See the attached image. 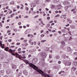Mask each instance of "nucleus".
<instances>
[{
	"label": "nucleus",
	"mask_w": 77,
	"mask_h": 77,
	"mask_svg": "<svg viewBox=\"0 0 77 77\" xmlns=\"http://www.w3.org/2000/svg\"><path fill=\"white\" fill-rule=\"evenodd\" d=\"M69 26V24H67L66 25V27H67L68 26Z\"/></svg>",
	"instance_id": "nucleus-40"
},
{
	"label": "nucleus",
	"mask_w": 77,
	"mask_h": 77,
	"mask_svg": "<svg viewBox=\"0 0 77 77\" xmlns=\"http://www.w3.org/2000/svg\"><path fill=\"white\" fill-rule=\"evenodd\" d=\"M11 5H14V2H12L10 3Z\"/></svg>",
	"instance_id": "nucleus-29"
},
{
	"label": "nucleus",
	"mask_w": 77,
	"mask_h": 77,
	"mask_svg": "<svg viewBox=\"0 0 77 77\" xmlns=\"http://www.w3.org/2000/svg\"><path fill=\"white\" fill-rule=\"evenodd\" d=\"M38 15H37L35 17V18H38Z\"/></svg>",
	"instance_id": "nucleus-41"
},
{
	"label": "nucleus",
	"mask_w": 77,
	"mask_h": 77,
	"mask_svg": "<svg viewBox=\"0 0 77 77\" xmlns=\"http://www.w3.org/2000/svg\"><path fill=\"white\" fill-rule=\"evenodd\" d=\"M71 39H72V37H70V38H69V40H71Z\"/></svg>",
	"instance_id": "nucleus-59"
},
{
	"label": "nucleus",
	"mask_w": 77,
	"mask_h": 77,
	"mask_svg": "<svg viewBox=\"0 0 77 77\" xmlns=\"http://www.w3.org/2000/svg\"><path fill=\"white\" fill-rule=\"evenodd\" d=\"M27 42V40L26 39H25L24 40L23 42H24V43H26L25 42Z\"/></svg>",
	"instance_id": "nucleus-30"
},
{
	"label": "nucleus",
	"mask_w": 77,
	"mask_h": 77,
	"mask_svg": "<svg viewBox=\"0 0 77 77\" xmlns=\"http://www.w3.org/2000/svg\"><path fill=\"white\" fill-rule=\"evenodd\" d=\"M31 41H32V40H29V44H30L31 45H33V42H32Z\"/></svg>",
	"instance_id": "nucleus-16"
},
{
	"label": "nucleus",
	"mask_w": 77,
	"mask_h": 77,
	"mask_svg": "<svg viewBox=\"0 0 77 77\" xmlns=\"http://www.w3.org/2000/svg\"><path fill=\"white\" fill-rule=\"evenodd\" d=\"M51 0H46V2H50Z\"/></svg>",
	"instance_id": "nucleus-54"
},
{
	"label": "nucleus",
	"mask_w": 77,
	"mask_h": 77,
	"mask_svg": "<svg viewBox=\"0 0 77 77\" xmlns=\"http://www.w3.org/2000/svg\"><path fill=\"white\" fill-rule=\"evenodd\" d=\"M23 73L24 74V75H27L28 74V73L27 72V71L26 70H24Z\"/></svg>",
	"instance_id": "nucleus-8"
},
{
	"label": "nucleus",
	"mask_w": 77,
	"mask_h": 77,
	"mask_svg": "<svg viewBox=\"0 0 77 77\" xmlns=\"http://www.w3.org/2000/svg\"><path fill=\"white\" fill-rule=\"evenodd\" d=\"M31 6L32 8H35L36 6V4L33 3L31 4Z\"/></svg>",
	"instance_id": "nucleus-6"
},
{
	"label": "nucleus",
	"mask_w": 77,
	"mask_h": 77,
	"mask_svg": "<svg viewBox=\"0 0 77 77\" xmlns=\"http://www.w3.org/2000/svg\"><path fill=\"white\" fill-rule=\"evenodd\" d=\"M18 53H22V51H18Z\"/></svg>",
	"instance_id": "nucleus-47"
},
{
	"label": "nucleus",
	"mask_w": 77,
	"mask_h": 77,
	"mask_svg": "<svg viewBox=\"0 0 77 77\" xmlns=\"http://www.w3.org/2000/svg\"><path fill=\"white\" fill-rule=\"evenodd\" d=\"M47 20H50V17H47Z\"/></svg>",
	"instance_id": "nucleus-38"
},
{
	"label": "nucleus",
	"mask_w": 77,
	"mask_h": 77,
	"mask_svg": "<svg viewBox=\"0 0 77 77\" xmlns=\"http://www.w3.org/2000/svg\"><path fill=\"white\" fill-rule=\"evenodd\" d=\"M61 31L63 33H65L66 32V30L65 29H62Z\"/></svg>",
	"instance_id": "nucleus-17"
},
{
	"label": "nucleus",
	"mask_w": 77,
	"mask_h": 77,
	"mask_svg": "<svg viewBox=\"0 0 77 77\" xmlns=\"http://www.w3.org/2000/svg\"><path fill=\"white\" fill-rule=\"evenodd\" d=\"M6 72L7 74H9L11 72V70L9 69H7L6 71Z\"/></svg>",
	"instance_id": "nucleus-12"
},
{
	"label": "nucleus",
	"mask_w": 77,
	"mask_h": 77,
	"mask_svg": "<svg viewBox=\"0 0 77 77\" xmlns=\"http://www.w3.org/2000/svg\"><path fill=\"white\" fill-rule=\"evenodd\" d=\"M16 68H17V66H16L15 65H13V68L14 69H15Z\"/></svg>",
	"instance_id": "nucleus-20"
},
{
	"label": "nucleus",
	"mask_w": 77,
	"mask_h": 77,
	"mask_svg": "<svg viewBox=\"0 0 77 77\" xmlns=\"http://www.w3.org/2000/svg\"><path fill=\"white\" fill-rule=\"evenodd\" d=\"M31 56H31V55L29 54V55L28 57L30 58V57H31Z\"/></svg>",
	"instance_id": "nucleus-50"
},
{
	"label": "nucleus",
	"mask_w": 77,
	"mask_h": 77,
	"mask_svg": "<svg viewBox=\"0 0 77 77\" xmlns=\"http://www.w3.org/2000/svg\"><path fill=\"white\" fill-rule=\"evenodd\" d=\"M26 10H27V11H28V10H29V8H27V7H26Z\"/></svg>",
	"instance_id": "nucleus-35"
},
{
	"label": "nucleus",
	"mask_w": 77,
	"mask_h": 77,
	"mask_svg": "<svg viewBox=\"0 0 77 77\" xmlns=\"http://www.w3.org/2000/svg\"><path fill=\"white\" fill-rule=\"evenodd\" d=\"M62 57V58H65L66 57V58H68V57H69L68 56H66V55H65V54H63V55Z\"/></svg>",
	"instance_id": "nucleus-10"
},
{
	"label": "nucleus",
	"mask_w": 77,
	"mask_h": 77,
	"mask_svg": "<svg viewBox=\"0 0 77 77\" xmlns=\"http://www.w3.org/2000/svg\"><path fill=\"white\" fill-rule=\"evenodd\" d=\"M67 50L68 52H71V49L69 47H68L67 48Z\"/></svg>",
	"instance_id": "nucleus-15"
},
{
	"label": "nucleus",
	"mask_w": 77,
	"mask_h": 77,
	"mask_svg": "<svg viewBox=\"0 0 77 77\" xmlns=\"http://www.w3.org/2000/svg\"><path fill=\"white\" fill-rule=\"evenodd\" d=\"M30 32V29H27L25 32V34H28Z\"/></svg>",
	"instance_id": "nucleus-5"
},
{
	"label": "nucleus",
	"mask_w": 77,
	"mask_h": 77,
	"mask_svg": "<svg viewBox=\"0 0 77 77\" xmlns=\"http://www.w3.org/2000/svg\"><path fill=\"white\" fill-rule=\"evenodd\" d=\"M35 29H36V30H38V29H39V26H36L35 27Z\"/></svg>",
	"instance_id": "nucleus-21"
},
{
	"label": "nucleus",
	"mask_w": 77,
	"mask_h": 77,
	"mask_svg": "<svg viewBox=\"0 0 77 77\" xmlns=\"http://www.w3.org/2000/svg\"><path fill=\"white\" fill-rule=\"evenodd\" d=\"M34 44L35 45H36V42H34Z\"/></svg>",
	"instance_id": "nucleus-57"
},
{
	"label": "nucleus",
	"mask_w": 77,
	"mask_h": 77,
	"mask_svg": "<svg viewBox=\"0 0 77 77\" xmlns=\"http://www.w3.org/2000/svg\"><path fill=\"white\" fill-rule=\"evenodd\" d=\"M19 17L20 18H21V15H19Z\"/></svg>",
	"instance_id": "nucleus-60"
},
{
	"label": "nucleus",
	"mask_w": 77,
	"mask_h": 77,
	"mask_svg": "<svg viewBox=\"0 0 77 77\" xmlns=\"http://www.w3.org/2000/svg\"><path fill=\"white\" fill-rule=\"evenodd\" d=\"M51 57H52V56H51V55H50L49 58H51Z\"/></svg>",
	"instance_id": "nucleus-42"
},
{
	"label": "nucleus",
	"mask_w": 77,
	"mask_h": 77,
	"mask_svg": "<svg viewBox=\"0 0 77 77\" xmlns=\"http://www.w3.org/2000/svg\"><path fill=\"white\" fill-rule=\"evenodd\" d=\"M76 69V68L75 67H73L72 68V70H73V71H75Z\"/></svg>",
	"instance_id": "nucleus-19"
},
{
	"label": "nucleus",
	"mask_w": 77,
	"mask_h": 77,
	"mask_svg": "<svg viewBox=\"0 0 77 77\" xmlns=\"http://www.w3.org/2000/svg\"><path fill=\"white\" fill-rule=\"evenodd\" d=\"M69 23L70 24H71L72 23V20H70V21H69Z\"/></svg>",
	"instance_id": "nucleus-43"
},
{
	"label": "nucleus",
	"mask_w": 77,
	"mask_h": 77,
	"mask_svg": "<svg viewBox=\"0 0 77 77\" xmlns=\"http://www.w3.org/2000/svg\"><path fill=\"white\" fill-rule=\"evenodd\" d=\"M44 35H41V37H44Z\"/></svg>",
	"instance_id": "nucleus-48"
},
{
	"label": "nucleus",
	"mask_w": 77,
	"mask_h": 77,
	"mask_svg": "<svg viewBox=\"0 0 77 77\" xmlns=\"http://www.w3.org/2000/svg\"><path fill=\"white\" fill-rule=\"evenodd\" d=\"M74 55H76V56H77V52H75L74 53Z\"/></svg>",
	"instance_id": "nucleus-33"
},
{
	"label": "nucleus",
	"mask_w": 77,
	"mask_h": 77,
	"mask_svg": "<svg viewBox=\"0 0 77 77\" xmlns=\"http://www.w3.org/2000/svg\"><path fill=\"white\" fill-rule=\"evenodd\" d=\"M58 32L59 34H60L61 32L60 31H58Z\"/></svg>",
	"instance_id": "nucleus-53"
},
{
	"label": "nucleus",
	"mask_w": 77,
	"mask_h": 77,
	"mask_svg": "<svg viewBox=\"0 0 77 77\" xmlns=\"http://www.w3.org/2000/svg\"><path fill=\"white\" fill-rule=\"evenodd\" d=\"M4 70H2L0 71V74L1 75H2L4 74Z\"/></svg>",
	"instance_id": "nucleus-13"
},
{
	"label": "nucleus",
	"mask_w": 77,
	"mask_h": 77,
	"mask_svg": "<svg viewBox=\"0 0 77 77\" xmlns=\"http://www.w3.org/2000/svg\"><path fill=\"white\" fill-rule=\"evenodd\" d=\"M63 4L64 5H69V2L68 1H65L63 2Z\"/></svg>",
	"instance_id": "nucleus-4"
},
{
	"label": "nucleus",
	"mask_w": 77,
	"mask_h": 77,
	"mask_svg": "<svg viewBox=\"0 0 77 77\" xmlns=\"http://www.w3.org/2000/svg\"><path fill=\"white\" fill-rule=\"evenodd\" d=\"M68 7L67 6H66L65 7V9H66V10L68 9Z\"/></svg>",
	"instance_id": "nucleus-31"
},
{
	"label": "nucleus",
	"mask_w": 77,
	"mask_h": 77,
	"mask_svg": "<svg viewBox=\"0 0 77 77\" xmlns=\"http://www.w3.org/2000/svg\"><path fill=\"white\" fill-rule=\"evenodd\" d=\"M56 58H59V56L58 55H57L56 56Z\"/></svg>",
	"instance_id": "nucleus-45"
},
{
	"label": "nucleus",
	"mask_w": 77,
	"mask_h": 77,
	"mask_svg": "<svg viewBox=\"0 0 77 77\" xmlns=\"http://www.w3.org/2000/svg\"><path fill=\"white\" fill-rule=\"evenodd\" d=\"M29 17V16H26L24 17V18H28Z\"/></svg>",
	"instance_id": "nucleus-56"
},
{
	"label": "nucleus",
	"mask_w": 77,
	"mask_h": 77,
	"mask_svg": "<svg viewBox=\"0 0 77 77\" xmlns=\"http://www.w3.org/2000/svg\"><path fill=\"white\" fill-rule=\"evenodd\" d=\"M67 21H69L70 20V19H67Z\"/></svg>",
	"instance_id": "nucleus-49"
},
{
	"label": "nucleus",
	"mask_w": 77,
	"mask_h": 77,
	"mask_svg": "<svg viewBox=\"0 0 77 77\" xmlns=\"http://www.w3.org/2000/svg\"><path fill=\"white\" fill-rule=\"evenodd\" d=\"M14 15H15V14L13 13V14H11V18H12V17H13Z\"/></svg>",
	"instance_id": "nucleus-22"
},
{
	"label": "nucleus",
	"mask_w": 77,
	"mask_h": 77,
	"mask_svg": "<svg viewBox=\"0 0 77 77\" xmlns=\"http://www.w3.org/2000/svg\"><path fill=\"white\" fill-rule=\"evenodd\" d=\"M25 46L26 47V46H27V45H28V44L26 43V44H24Z\"/></svg>",
	"instance_id": "nucleus-34"
},
{
	"label": "nucleus",
	"mask_w": 77,
	"mask_h": 77,
	"mask_svg": "<svg viewBox=\"0 0 77 77\" xmlns=\"http://www.w3.org/2000/svg\"><path fill=\"white\" fill-rule=\"evenodd\" d=\"M40 42H39L38 43V45H40Z\"/></svg>",
	"instance_id": "nucleus-51"
},
{
	"label": "nucleus",
	"mask_w": 77,
	"mask_h": 77,
	"mask_svg": "<svg viewBox=\"0 0 77 77\" xmlns=\"http://www.w3.org/2000/svg\"><path fill=\"white\" fill-rule=\"evenodd\" d=\"M41 54L42 58H46L47 57V54L45 52H42L39 53L38 55Z\"/></svg>",
	"instance_id": "nucleus-2"
},
{
	"label": "nucleus",
	"mask_w": 77,
	"mask_h": 77,
	"mask_svg": "<svg viewBox=\"0 0 77 77\" xmlns=\"http://www.w3.org/2000/svg\"><path fill=\"white\" fill-rule=\"evenodd\" d=\"M0 45L1 46V48H5L4 47L5 46V44H3L2 43H0Z\"/></svg>",
	"instance_id": "nucleus-14"
},
{
	"label": "nucleus",
	"mask_w": 77,
	"mask_h": 77,
	"mask_svg": "<svg viewBox=\"0 0 77 77\" xmlns=\"http://www.w3.org/2000/svg\"><path fill=\"white\" fill-rule=\"evenodd\" d=\"M73 64L75 65V66H77V61L76 60L74 61L73 62Z\"/></svg>",
	"instance_id": "nucleus-7"
},
{
	"label": "nucleus",
	"mask_w": 77,
	"mask_h": 77,
	"mask_svg": "<svg viewBox=\"0 0 77 77\" xmlns=\"http://www.w3.org/2000/svg\"><path fill=\"white\" fill-rule=\"evenodd\" d=\"M34 2L35 3H36V4H37V5H38L39 3V0H35Z\"/></svg>",
	"instance_id": "nucleus-9"
},
{
	"label": "nucleus",
	"mask_w": 77,
	"mask_h": 77,
	"mask_svg": "<svg viewBox=\"0 0 77 77\" xmlns=\"http://www.w3.org/2000/svg\"><path fill=\"white\" fill-rule=\"evenodd\" d=\"M20 43H17V45H20Z\"/></svg>",
	"instance_id": "nucleus-46"
},
{
	"label": "nucleus",
	"mask_w": 77,
	"mask_h": 77,
	"mask_svg": "<svg viewBox=\"0 0 77 77\" xmlns=\"http://www.w3.org/2000/svg\"><path fill=\"white\" fill-rule=\"evenodd\" d=\"M30 36L31 38H33V35L31 34Z\"/></svg>",
	"instance_id": "nucleus-32"
},
{
	"label": "nucleus",
	"mask_w": 77,
	"mask_h": 77,
	"mask_svg": "<svg viewBox=\"0 0 77 77\" xmlns=\"http://www.w3.org/2000/svg\"><path fill=\"white\" fill-rule=\"evenodd\" d=\"M8 41H9V42H11V41H12V40H11V39H9V40H8Z\"/></svg>",
	"instance_id": "nucleus-61"
},
{
	"label": "nucleus",
	"mask_w": 77,
	"mask_h": 77,
	"mask_svg": "<svg viewBox=\"0 0 77 77\" xmlns=\"http://www.w3.org/2000/svg\"><path fill=\"white\" fill-rule=\"evenodd\" d=\"M22 53H26V51H23Z\"/></svg>",
	"instance_id": "nucleus-55"
},
{
	"label": "nucleus",
	"mask_w": 77,
	"mask_h": 77,
	"mask_svg": "<svg viewBox=\"0 0 77 77\" xmlns=\"http://www.w3.org/2000/svg\"><path fill=\"white\" fill-rule=\"evenodd\" d=\"M21 22H19L18 23V25H21Z\"/></svg>",
	"instance_id": "nucleus-63"
},
{
	"label": "nucleus",
	"mask_w": 77,
	"mask_h": 77,
	"mask_svg": "<svg viewBox=\"0 0 77 77\" xmlns=\"http://www.w3.org/2000/svg\"><path fill=\"white\" fill-rule=\"evenodd\" d=\"M54 1L55 3H57V2H58L59 1V0H54Z\"/></svg>",
	"instance_id": "nucleus-24"
},
{
	"label": "nucleus",
	"mask_w": 77,
	"mask_h": 77,
	"mask_svg": "<svg viewBox=\"0 0 77 77\" xmlns=\"http://www.w3.org/2000/svg\"><path fill=\"white\" fill-rule=\"evenodd\" d=\"M8 48H9L8 47H7L4 48V50L5 51H8L10 53V51H9V50H8Z\"/></svg>",
	"instance_id": "nucleus-11"
},
{
	"label": "nucleus",
	"mask_w": 77,
	"mask_h": 77,
	"mask_svg": "<svg viewBox=\"0 0 77 77\" xmlns=\"http://www.w3.org/2000/svg\"><path fill=\"white\" fill-rule=\"evenodd\" d=\"M17 29H13V31H14V32H17Z\"/></svg>",
	"instance_id": "nucleus-23"
},
{
	"label": "nucleus",
	"mask_w": 77,
	"mask_h": 77,
	"mask_svg": "<svg viewBox=\"0 0 77 77\" xmlns=\"http://www.w3.org/2000/svg\"><path fill=\"white\" fill-rule=\"evenodd\" d=\"M32 12L33 15H35V14H36V12L35 11H32Z\"/></svg>",
	"instance_id": "nucleus-27"
},
{
	"label": "nucleus",
	"mask_w": 77,
	"mask_h": 77,
	"mask_svg": "<svg viewBox=\"0 0 77 77\" xmlns=\"http://www.w3.org/2000/svg\"><path fill=\"white\" fill-rule=\"evenodd\" d=\"M21 50V48H19L18 49V51H20Z\"/></svg>",
	"instance_id": "nucleus-52"
},
{
	"label": "nucleus",
	"mask_w": 77,
	"mask_h": 77,
	"mask_svg": "<svg viewBox=\"0 0 77 77\" xmlns=\"http://www.w3.org/2000/svg\"><path fill=\"white\" fill-rule=\"evenodd\" d=\"M50 26V24H48L46 25V27H49Z\"/></svg>",
	"instance_id": "nucleus-26"
},
{
	"label": "nucleus",
	"mask_w": 77,
	"mask_h": 77,
	"mask_svg": "<svg viewBox=\"0 0 77 77\" xmlns=\"http://www.w3.org/2000/svg\"><path fill=\"white\" fill-rule=\"evenodd\" d=\"M0 26H1V27H2V26H3L2 23L1 22H0Z\"/></svg>",
	"instance_id": "nucleus-36"
},
{
	"label": "nucleus",
	"mask_w": 77,
	"mask_h": 77,
	"mask_svg": "<svg viewBox=\"0 0 77 77\" xmlns=\"http://www.w3.org/2000/svg\"><path fill=\"white\" fill-rule=\"evenodd\" d=\"M67 6L68 7V8H71V5H69Z\"/></svg>",
	"instance_id": "nucleus-39"
},
{
	"label": "nucleus",
	"mask_w": 77,
	"mask_h": 77,
	"mask_svg": "<svg viewBox=\"0 0 77 77\" xmlns=\"http://www.w3.org/2000/svg\"><path fill=\"white\" fill-rule=\"evenodd\" d=\"M23 59H23L22 60H23V61L24 62L26 63L27 65V64H29V63H30V62H29L28 60H26L24 59V58H23Z\"/></svg>",
	"instance_id": "nucleus-3"
},
{
	"label": "nucleus",
	"mask_w": 77,
	"mask_h": 77,
	"mask_svg": "<svg viewBox=\"0 0 77 77\" xmlns=\"http://www.w3.org/2000/svg\"><path fill=\"white\" fill-rule=\"evenodd\" d=\"M24 39V38L23 37H22L20 38L21 40H23V39Z\"/></svg>",
	"instance_id": "nucleus-37"
},
{
	"label": "nucleus",
	"mask_w": 77,
	"mask_h": 77,
	"mask_svg": "<svg viewBox=\"0 0 77 77\" xmlns=\"http://www.w3.org/2000/svg\"><path fill=\"white\" fill-rule=\"evenodd\" d=\"M2 20H5V17H4L3 18H2Z\"/></svg>",
	"instance_id": "nucleus-64"
},
{
	"label": "nucleus",
	"mask_w": 77,
	"mask_h": 77,
	"mask_svg": "<svg viewBox=\"0 0 77 77\" xmlns=\"http://www.w3.org/2000/svg\"><path fill=\"white\" fill-rule=\"evenodd\" d=\"M46 40H42L41 41V42L43 43V42H46Z\"/></svg>",
	"instance_id": "nucleus-28"
},
{
	"label": "nucleus",
	"mask_w": 77,
	"mask_h": 77,
	"mask_svg": "<svg viewBox=\"0 0 77 77\" xmlns=\"http://www.w3.org/2000/svg\"><path fill=\"white\" fill-rule=\"evenodd\" d=\"M19 18L18 17H16V20H18Z\"/></svg>",
	"instance_id": "nucleus-44"
},
{
	"label": "nucleus",
	"mask_w": 77,
	"mask_h": 77,
	"mask_svg": "<svg viewBox=\"0 0 77 77\" xmlns=\"http://www.w3.org/2000/svg\"><path fill=\"white\" fill-rule=\"evenodd\" d=\"M61 43L62 45H65V42H64V41L61 42Z\"/></svg>",
	"instance_id": "nucleus-18"
},
{
	"label": "nucleus",
	"mask_w": 77,
	"mask_h": 77,
	"mask_svg": "<svg viewBox=\"0 0 77 77\" xmlns=\"http://www.w3.org/2000/svg\"><path fill=\"white\" fill-rule=\"evenodd\" d=\"M14 51H16V50H12L11 49H10L9 50L10 53H11V54L13 56H16V57H18V58H21V55H19L18 53L16 52L15 54L13 53V52H14Z\"/></svg>",
	"instance_id": "nucleus-1"
},
{
	"label": "nucleus",
	"mask_w": 77,
	"mask_h": 77,
	"mask_svg": "<svg viewBox=\"0 0 77 77\" xmlns=\"http://www.w3.org/2000/svg\"><path fill=\"white\" fill-rule=\"evenodd\" d=\"M46 11H48V10H49V9L47 8H46L45 9Z\"/></svg>",
	"instance_id": "nucleus-58"
},
{
	"label": "nucleus",
	"mask_w": 77,
	"mask_h": 77,
	"mask_svg": "<svg viewBox=\"0 0 77 77\" xmlns=\"http://www.w3.org/2000/svg\"><path fill=\"white\" fill-rule=\"evenodd\" d=\"M70 26H71V28L72 29H74L75 28V26L74 25Z\"/></svg>",
	"instance_id": "nucleus-25"
},
{
	"label": "nucleus",
	"mask_w": 77,
	"mask_h": 77,
	"mask_svg": "<svg viewBox=\"0 0 77 77\" xmlns=\"http://www.w3.org/2000/svg\"><path fill=\"white\" fill-rule=\"evenodd\" d=\"M53 25H54V23H53L51 24V26H53Z\"/></svg>",
	"instance_id": "nucleus-62"
}]
</instances>
